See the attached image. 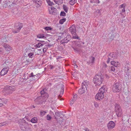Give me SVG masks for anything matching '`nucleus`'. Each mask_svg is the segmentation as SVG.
Segmentation results:
<instances>
[{"instance_id":"nucleus-1","label":"nucleus","mask_w":131,"mask_h":131,"mask_svg":"<svg viewBox=\"0 0 131 131\" xmlns=\"http://www.w3.org/2000/svg\"><path fill=\"white\" fill-rule=\"evenodd\" d=\"M45 89H43L40 92L41 97L39 99V100H38V99L37 98L35 100L37 104H42L43 102L46 101L48 98V94L45 91Z\"/></svg>"},{"instance_id":"nucleus-2","label":"nucleus","mask_w":131,"mask_h":131,"mask_svg":"<svg viewBox=\"0 0 131 131\" xmlns=\"http://www.w3.org/2000/svg\"><path fill=\"white\" fill-rule=\"evenodd\" d=\"M103 77L102 74L96 75L94 77L93 81L96 85H100L103 81Z\"/></svg>"},{"instance_id":"nucleus-3","label":"nucleus","mask_w":131,"mask_h":131,"mask_svg":"<svg viewBox=\"0 0 131 131\" xmlns=\"http://www.w3.org/2000/svg\"><path fill=\"white\" fill-rule=\"evenodd\" d=\"M106 91V90L105 89L104 87L103 86L100 89L99 92L96 95L95 98L99 100L102 99L104 96V94Z\"/></svg>"},{"instance_id":"nucleus-4","label":"nucleus","mask_w":131,"mask_h":131,"mask_svg":"<svg viewBox=\"0 0 131 131\" xmlns=\"http://www.w3.org/2000/svg\"><path fill=\"white\" fill-rule=\"evenodd\" d=\"M82 84L81 88L78 91L79 93L80 94L84 93L87 90L88 85L89 84V82L86 80L82 82Z\"/></svg>"},{"instance_id":"nucleus-5","label":"nucleus","mask_w":131,"mask_h":131,"mask_svg":"<svg viewBox=\"0 0 131 131\" xmlns=\"http://www.w3.org/2000/svg\"><path fill=\"white\" fill-rule=\"evenodd\" d=\"M115 112L117 116L121 117L122 116L123 112L119 105L116 104L115 105Z\"/></svg>"},{"instance_id":"nucleus-6","label":"nucleus","mask_w":131,"mask_h":131,"mask_svg":"<svg viewBox=\"0 0 131 131\" xmlns=\"http://www.w3.org/2000/svg\"><path fill=\"white\" fill-rule=\"evenodd\" d=\"M122 85L121 83L117 82L114 84L113 85L112 90L115 92H119L121 91Z\"/></svg>"},{"instance_id":"nucleus-7","label":"nucleus","mask_w":131,"mask_h":131,"mask_svg":"<svg viewBox=\"0 0 131 131\" xmlns=\"http://www.w3.org/2000/svg\"><path fill=\"white\" fill-rule=\"evenodd\" d=\"M18 122L20 127L23 130H25L29 125L28 123L23 119L19 120Z\"/></svg>"},{"instance_id":"nucleus-8","label":"nucleus","mask_w":131,"mask_h":131,"mask_svg":"<svg viewBox=\"0 0 131 131\" xmlns=\"http://www.w3.org/2000/svg\"><path fill=\"white\" fill-rule=\"evenodd\" d=\"M129 118L128 115H124L122 117V120L124 122L122 123L124 127H127V128L129 127L130 124L128 122L129 120Z\"/></svg>"},{"instance_id":"nucleus-9","label":"nucleus","mask_w":131,"mask_h":131,"mask_svg":"<svg viewBox=\"0 0 131 131\" xmlns=\"http://www.w3.org/2000/svg\"><path fill=\"white\" fill-rule=\"evenodd\" d=\"M22 24L20 23H17L15 24L14 27L15 30H13V32L14 33H16L19 32L21 29L22 28Z\"/></svg>"},{"instance_id":"nucleus-10","label":"nucleus","mask_w":131,"mask_h":131,"mask_svg":"<svg viewBox=\"0 0 131 131\" xmlns=\"http://www.w3.org/2000/svg\"><path fill=\"white\" fill-rule=\"evenodd\" d=\"M40 75V74L39 73L35 74L32 72L29 75V77L30 78H31L32 80H36L39 79Z\"/></svg>"},{"instance_id":"nucleus-11","label":"nucleus","mask_w":131,"mask_h":131,"mask_svg":"<svg viewBox=\"0 0 131 131\" xmlns=\"http://www.w3.org/2000/svg\"><path fill=\"white\" fill-rule=\"evenodd\" d=\"M49 13L50 14L54 15H56L57 14V9L53 7L52 6L50 8H49Z\"/></svg>"},{"instance_id":"nucleus-12","label":"nucleus","mask_w":131,"mask_h":131,"mask_svg":"<svg viewBox=\"0 0 131 131\" xmlns=\"http://www.w3.org/2000/svg\"><path fill=\"white\" fill-rule=\"evenodd\" d=\"M9 68L4 67L1 70L0 73V74L1 75H3L6 74L9 70Z\"/></svg>"},{"instance_id":"nucleus-13","label":"nucleus","mask_w":131,"mask_h":131,"mask_svg":"<svg viewBox=\"0 0 131 131\" xmlns=\"http://www.w3.org/2000/svg\"><path fill=\"white\" fill-rule=\"evenodd\" d=\"M69 30L72 34H76V30L75 25H72V26L69 28Z\"/></svg>"},{"instance_id":"nucleus-14","label":"nucleus","mask_w":131,"mask_h":131,"mask_svg":"<svg viewBox=\"0 0 131 131\" xmlns=\"http://www.w3.org/2000/svg\"><path fill=\"white\" fill-rule=\"evenodd\" d=\"M115 124L113 121H110L108 123L107 127L109 129H112L115 126Z\"/></svg>"},{"instance_id":"nucleus-15","label":"nucleus","mask_w":131,"mask_h":131,"mask_svg":"<svg viewBox=\"0 0 131 131\" xmlns=\"http://www.w3.org/2000/svg\"><path fill=\"white\" fill-rule=\"evenodd\" d=\"M1 3H2V4L4 7L6 8L8 5L9 3L7 1L5 0H1Z\"/></svg>"},{"instance_id":"nucleus-16","label":"nucleus","mask_w":131,"mask_h":131,"mask_svg":"<svg viewBox=\"0 0 131 131\" xmlns=\"http://www.w3.org/2000/svg\"><path fill=\"white\" fill-rule=\"evenodd\" d=\"M70 39L69 36L67 35L66 38H64L60 41V43L62 44L64 43H67L69 41Z\"/></svg>"},{"instance_id":"nucleus-17","label":"nucleus","mask_w":131,"mask_h":131,"mask_svg":"<svg viewBox=\"0 0 131 131\" xmlns=\"http://www.w3.org/2000/svg\"><path fill=\"white\" fill-rule=\"evenodd\" d=\"M35 3V5L37 7H39L41 5L42 0H33Z\"/></svg>"},{"instance_id":"nucleus-18","label":"nucleus","mask_w":131,"mask_h":131,"mask_svg":"<svg viewBox=\"0 0 131 131\" xmlns=\"http://www.w3.org/2000/svg\"><path fill=\"white\" fill-rule=\"evenodd\" d=\"M3 94L5 95H7L12 93V92L8 89L7 90H4L2 91Z\"/></svg>"},{"instance_id":"nucleus-19","label":"nucleus","mask_w":131,"mask_h":131,"mask_svg":"<svg viewBox=\"0 0 131 131\" xmlns=\"http://www.w3.org/2000/svg\"><path fill=\"white\" fill-rule=\"evenodd\" d=\"M10 60H7L5 61L4 63L3 64V67L7 68V67L9 68V64L10 63Z\"/></svg>"},{"instance_id":"nucleus-20","label":"nucleus","mask_w":131,"mask_h":131,"mask_svg":"<svg viewBox=\"0 0 131 131\" xmlns=\"http://www.w3.org/2000/svg\"><path fill=\"white\" fill-rule=\"evenodd\" d=\"M129 64L126 63L125 65V73L129 72L130 73V71L129 69Z\"/></svg>"},{"instance_id":"nucleus-21","label":"nucleus","mask_w":131,"mask_h":131,"mask_svg":"<svg viewBox=\"0 0 131 131\" xmlns=\"http://www.w3.org/2000/svg\"><path fill=\"white\" fill-rule=\"evenodd\" d=\"M129 94L128 92H125L124 94V100L125 101H128L129 99Z\"/></svg>"},{"instance_id":"nucleus-22","label":"nucleus","mask_w":131,"mask_h":131,"mask_svg":"<svg viewBox=\"0 0 131 131\" xmlns=\"http://www.w3.org/2000/svg\"><path fill=\"white\" fill-rule=\"evenodd\" d=\"M131 79V76L130 75H125L124 80L126 82H130V81Z\"/></svg>"},{"instance_id":"nucleus-23","label":"nucleus","mask_w":131,"mask_h":131,"mask_svg":"<svg viewBox=\"0 0 131 131\" xmlns=\"http://www.w3.org/2000/svg\"><path fill=\"white\" fill-rule=\"evenodd\" d=\"M7 102L5 99H0V107L4 105V104H6Z\"/></svg>"},{"instance_id":"nucleus-24","label":"nucleus","mask_w":131,"mask_h":131,"mask_svg":"<svg viewBox=\"0 0 131 131\" xmlns=\"http://www.w3.org/2000/svg\"><path fill=\"white\" fill-rule=\"evenodd\" d=\"M4 47L7 51H9L11 50V47L9 45L6 44L5 43H4Z\"/></svg>"},{"instance_id":"nucleus-25","label":"nucleus","mask_w":131,"mask_h":131,"mask_svg":"<svg viewBox=\"0 0 131 131\" xmlns=\"http://www.w3.org/2000/svg\"><path fill=\"white\" fill-rule=\"evenodd\" d=\"M111 64L113 65L114 67H117L119 65V63L117 62H115L114 61H113L111 62Z\"/></svg>"},{"instance_id":"nucleus-26","label":"nucleus","mask_w":131,"mask_h":131,"mask_svg":"<svg viewBox=\"0 0 131 131\" xmlns=\"http://www.w3.org/2000/svg\"><path fill=\"white\" fill-rule=\"evenodd\" d=\"M27 57L24 60V61L23 63H25V64H27L30 63V60Z\"/></svg>"},{"instance_id":"nucleus-27","label":"nucleus","mask_w":131,"mask_h":131,"mask_svg":"<svg viewBox=\"0 0 131 131\" xmlns=\"http://www.w3.org/2000/svg\"><path fill=\"white\" fill-rule=\"evenodd\" d=\"M114 56L113 53H110L108 56V59L111 60L113 59Z\"/></svg>"},{"instance_id":"nucleus-28","label":"nucleus","mask_w":131,"mask_h":131,"mask_svg":"<svg viewBox=\"0 0 131 131\" xmlns=\"http://www.w3.org/2000/svg\"><path fill=\"white\" fill-rule=\"evenodd\" d=\"M30 121L33 123H36L37 121V119L36 117H34L31 119Z\"/></svg>"},{"instance_id":"nucleus-29","label":"nucleus","mask_w":131,"mask_h":131,"mask_svg":"<svg viewBox=\"0 0 131 131\" xmlns=\"http://www.w3.org/2000/svg\"><path fill=\"white\" fill-rule=\"evenodd\" d=\"M1 41L3 43H4V42H7V39L6 37H3L1 39Z\"/></svg>"},{"instance_id":"nucleus-30","label":"nucleus","mask_w":131,"mask_h":131,"mask_svg":"<svg viewBox=\"0 0 131 131\" xmlns=\"http://www.w3.org/2000/svg\"><path fill=\"white\" fill-rule=\"evenodd\" d=\"M37 37V38H46L44 34H39L38 35Z\"/></svg>"},{"instance_id":"nucleus-31","label":"nucleus","mask_w":131,"mask_h":131,"mask_svg":"<svg viewBox=\"0 0 131 131\" xmlns=\"http://www.w3.org/2000/svg\"><path fill=\"white\" fill-rule=\"evenodd\" d=\"M64 89L63 88L62 86V88L61 89V91L60 92V94L58 96V97H60L62 96L61 95V94L62 95L63 94L64 92Z\"/></svg>"},{"instance_id":"nucleus-32","label":"nucleus","mask_w":131,"mask_h":131,"mask_svg":"<svg viewBox=\"0 0 131 131\" xmlns=\"http://www.w3.org/2000/svg\"><path fill=\"white\" fill-rule=\"evenodd\" d=\"M9 90L10 91H14L15 90L16 88L15 86H8Z\"/></svg>"},{"instance_id":"nucleus-33","label":"nucleus","mask_w":131,"mask_h":131,"mask_svg":"<svg viewBox=\"0 0 131 131\" xmlns=\"http://www.w3.org/2000/svg\"><path fill=\"white\" fill-rule=\"evenodd\" d=\"M77 1V0H71L70 1L69 3L71 5H73Z\"/></svg>"},{"instance_id":"nucleus-34","label":"nucleus","mask_w":131,"mask_h":131,"mask_svg":"<svg viewBox=\"0 0 131 131\" xmlns=\"http://www.w3.org/2000/svg\"><path fill=\"white\" fill-rule=\"evenodd\" d=\"M28 56L29 57L32 58L34 56V54L33 53L30 52L28 54Z\"/></svg>"},{"instance_id":"nucleus-35","label":"nucleus","mask_w":131,"mask_h":131,"mask_svg":"<svg viewBox=\"0 0 131 131\" xmlns=\"http://www.w3.org/2000/svg\"><path fill=\"white\" fill-rule=\"evenodd\" d=\"M115 34H116L115 33H113L112 34L111 36L110 37V38L111 40H113L114 38L115 37Z\"/></svg>"},{"instance_id":"nucleus-36","label":"nucleus","mask_w":131,"mask_h":131,"mask_svg":"<svg viewBox=\"0 0 131 131\" xmlns=\"http://www.w3.org/2000/svg\"><path fill=\"white\" fill-rule=\"evenodd\" d=\"M43 45L44 44H42L41 43H39L36 45V46L37 48H39L42 47Z\"/></svg>"},{"instance_id":"nucleus-37","label":"nucleus","mask_w":131,"mask_h":131,"mask_svg":"<svg viewBox=\"0 0 131 131\" xmlns=\"http://www.w3.org/2000/svg\"><path fill=\"white\" fill-rule=\"evenodd\" d=\"M63 8L64 10L66 12H67L68 11V8L67 6L64 5H63Z\"/></svg>"},{"instance_id":"nucleus-38","label":"nucleus","mask_w":131,"mask_h":131,"mask_svg":"<svg viewBox=\"0 0 131 131\" xmlns=\"http://www.w3.org/2000/svg\"><path fill=\"white\" fill-rule=\"evenodd\" d=\"M72 34L73 35V38L76 39H79V37L76 34Z\"/></svg>"},{"instance_id":"nucleus-39","label":"nucleus","mask_w":131,"mask_h":131,"mask_svg":"<svg viewBox=\"0 0 131 131\" xmlns=\"http://www.w3.org/2000/svg\"><path fill=\"white\" fill-rule=\"evenodd\" d=\"M66 19L65 18H63L60 20L59 21V23L61 24H62L66 20Z\"/></svg>"},{"instance_id":"nucleus-40","label":"nucleus","mask_w":131,"mask_h":131,"mask_svg":"<svg viewBox=\"0 0 131 131\" xmlns=\"http://www.w3.org/2000/svg\"><path fill=\"white\" fill-rule=\"evenodd\" d=\"M94 60L95 58L94 57H91L89 61V62L92 63H93L94 62Z\"/></svg>"},{"instance_id":"nucleus-41","label":"nucleus","mask_w":131,"mask_h":131,"mask_svg":"<svg viewBox=\"0 0 131 131\" xmlns=\"http://www.w3.org/2000/svg\"><path fill=\"white\" fill-rule=\"evenodd\" d=\"M8 123L6 122H5L0 123V126H3L4 125H7Z\"/></svg>"},{"instance_id":"nucleus-42","label":"nucleus","mask_w":131,"mask_h":131,"mask_svg":"<svg viewBox=\"0 0 131 131\" xmlns=\"http://www.w3.org/2000/svg\"><path fill=\"white\" fill-rule=\"evenodd\" d=\"M48 49V48L47 45H46L44 48H43V52L44 53H45L47 50Z\"/></svg>"},{"instance_id":"nucleus-43","label":"nucleus","mask_w":131,"mask_h":131,"mask_svg":"<svg viewBox=\"0 0 131 131\" xmlns=\"http://www.w3.org/2000/svg\"><path fill=\"white\" fill-rule=\"evenodd\" d=\"M46 113V112L44 111H41L40 112V114L42 116H43Z\"/></svg>"},{"instance_id":"nucleus-44","label":"nucleus","mask_w":131,"mask_h":131,"mask_svg":"<svg viewBox=\"0 0 131 131\" xmlns=\"http://www.w3.org/2000/svg\"><path fill=\"white\" fill-rule=\"evenodd\" d=\"M60 15V16H65L66 15V14L64 11H62L61 12Z\"/></svg>"},{"instance_id":"nucleus-45","label":"nucleus","mask_w":131,"mask_h":131,"mask_svg":"<svg viewBox=\"0 0 131 131\" xmlns=\"http://www.w3.org/2000/svg\"><path fill=\"white\" fill-rule=\"evenodd\" d=\"M64 116V115L61 112H60L59 117H60L61 118H62Z\"/></svg>"},{"instance_id":"nucleus-46","label":"nucleus","mask_w":131,"mask_h":131,"mask_svg":"<svg viewBox=\"0 0 131 131\" xmlns=\"http://www.w3.org/2000/svg\"><path fill=\"white\" fill-rule=\"evenodd\" d=\"M76 100H75V99L73 98L70 102V105H72Z\"/></svg>"},{"instance_id":"nucleus-47","label":"nucleus","mask_w":131,"mask_h":131,"mask_svg":"<svg viewBox=\"0 0 131 131\" xmlns=\"http://www.w3.org/2000/svg\"><path fill=\"white\" fill-rule=\"evenodd\" d=\"M59 113L60 112H55V114L56 115V116L55 117V118L56 119H57V116L59 117Z\"/></svg>"},{"instance_id":"nucleus-48","label":"nucleus","mask_w":131,"mask_h":131,"mask_svg":"<svg viewBox=\"0 0 131 131\" xmlns=\"http://www.w3.org/2000/svg\"><path fill=\"white\" fill-rule=\"evenodd\" d=\"M111 70L113 72H115V69L114 68V66H112L111 67Z\"/></svg>"},{"instance_id":"nucleus-49","label":"nucleus","mask_w":131,"mask_h":131,"mask_svg":"<svg viewBox=\"0 0 131 131\" xmlns=\"http://www.w3.org/2000/svg\"><path fill=\"white\" fill-rule=\"evenodd\" d=\"M47 120H50L52 118V117L49 115H47Z\"/></svg>"},{"instance_id":"nucleus-50","label":"nucleus","mask_w":131,"mask_h":131,"mask_svg":"<svg viewBox=\"0 0 131 131\" xmlns=\"http://www.w3.org/2000/svg\"><path fill=\"white\" fill-rule=\"evenodd\" d=\"M48 3L50 6H52L53 5V3L52 2H51L50 1Z\"/></svg>"},{"instance_id":"nucleus-51","label":"nucleus","mask_w":131,"mask_h":131,"mask_svg":"<svg viewBox=\"0 0 131 131\" xmlns=\"http://www.w3.org/2000/svg\"><path fill=\"white\" fill-rule=\"evenodd\" d=\"M73 49L76 52H78L79 50V49L78 48H74Z\"/></svg>"},{"instance_id":"nucleus-52","label":"nucleus","mask_w":131,"mask_h":131,"mask_svg":"<svg viewBox=\"0 0 131 131\" xmlns=\"http://www.w3.org/2000/svg\"><path fill=\"white\" fill-rule=\"evenodd\" d=\"M94 105L96 107H98L99 106L98 103L97 102H95L94 103Z\"/></svg>"},{"instance_id":"nucleus-53","label":"nucleus","mask_w":131,"mask_h":131,"mask_svg":"<svg viewBox=\"0 0 131 131\" xmlns=\"http://www.w3.org/2000/svg\"><path fill=\"white\" fill-rule=\"evenodd\" d=\"M59 2V5L63 3V0H58Z\"/></svg>"},{"instance_id":"nucleus-54","label":"nucleus","mask_w":131,"mask_h":131,"mask_svg":"<svg viewBox=\"0 0 131 131\" xmlns=\"http://www.w3.org/2000/svg\"><path fill=\"white\" fill-rule=\"evenodd\" d=\"M45 29L46 30H51V28L50 27H46L45 28Z\"/></svg>"},{"instance_id":"nucleus-55","label":"nucleus","mask_w":131,"mask_h":131,"mask_svg":"<svg viewBox=\"0 0 131 131\" xmlns=\"http://www.w3.org/2000/svg\"><path fill=\"white\" fill-rule=\"evenodd\" d=\"M77 97V94H75L73 97V98L76 100Z\"/></svg>"},{"instance_id":"nucleus-56","label":"nucleus","mask_w":131,"mask_h":131,"mask_svg":"<svg viewBox=\"0 0 131 131\" xmlns=\"http://www.w3.org/2000/svg\"><path fill=\"white\" fill-rule=\"evenodd\" d=\"M120 7H121V8H123L125 7V6L124 5V4H123L121 5Z\"/></svg>"},{"instance_id":"nucleus-57","label":"nucleus","mask_w":131,"mask_h":131,"mask_svg":"<svg viewBox=\"0 0 131 131\" xmlns=\"http://www.w3.org/2000/svg\"><path fill=\"white\" fill-rule=\"evenodd\" d=\"M103 67H104L106 68L107 67V66L106 64L105 63H103Z\"/></svg>"},{"instance_id":"nucleus-58","label":"nucleus","mask_w":131,"mask_h":131,"mask_svg":"<svg viewBox=\"0 0 131 131\" xmlns=\"http://www.w3.org/2000/svg\"><path fill=\"white\" fill-rule=\"evenodd\" d=\"M125 8H123V9L122 10V13H123L125 12Z\"/></svg>"},{"instance_id":"nucleus-59","label":"nucleus","mask_w":131,"mask_h":131,"mask_svg":"<svg viewBox=\"0 0 131 131\" xmlns=\"http://www.w3.org/2000/svg\"><path fill=\"white\" fill-rule=\"evenodd\" d=\"M54 2L58 4L59 5V3L58 2V0H55L54 1Z\"/></svg>"},{"instance_id":"nucleus-60","label":"nucleus","mask_w":131,"mask_h":131,"mask_svg":"<svg viewBox=\"0 0 131 131\" xmlns=\"http://www.w3.org/2000/svg\"><path fill=\"white\" fill-rule=\"evenodd\" d=\"M126 73V74L125 75H130V73L129 72H127V73Z\"/></svg>"},{"instance_id":"nucleus-61","label":"nucleus","mask_w":131,"mask_h":131,"mask_svg":"<svg viewBox=\"0 0 131 131\" xmlns=\"http://www.w3.org/2000/svg\"><path fill=\"white\" fill-rule=\"evenodd\" d=\"M15 10L17 11V12H15H15H13L15 14H17L18 13L17 9H15Z\"/></svg>"},{"instance_id":"nucleus-62","label":"nucleus","mask_w":131,"mask_h":131,"mask_svg":"<svg viewBox=\"0 0 131 131\" xmlns=\"http://www.w3.org/2000/svg\"><path fill=\"white\" fill-rule=\"evenodd\" d=\"M3 50V49L0 48V53L1 52H2Z\"/></svg>"},{"instance_id":"nucleus-63","label":"nucleus","mask_w":131,"mask_h":131,"mask_svg":"<svg viewBox=\"0 0 131 131\" xmlns=\"http://www.w3.org/2000/svg\"><path fill=\"white\" fill-rule=\"evenodd\" d=\"M110 59H108L107 60V63H108L110 61Z\"/></svg>"},{"instance_id":"nucleus-64","label":"nucleus","mask_w":131,"mask_h":131,"mask_svg":"<svg viewBox=\"0 0 131 131\" xmlns=\"http://www.w3.org/2000/svg\"><path fill=\"white\" fill-rule=\"evenodd\" d=\"M47 47L48 46V47H51V45L50 44H48V45L47 46Z\"/></svg>"}]
</instances>
